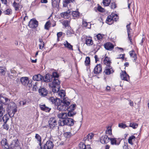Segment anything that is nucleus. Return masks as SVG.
Returning <instances> with one entry per match:
<instances>
[{
  "label": "nucleus",
  "instance_id": "09e8293b",
  "mask_svg": "<svg viewBox=\"0 0 149 149\" xmlns=\"http://www.w3.org/2000/svg\"><path fill=\"white\" fill-rule=\"evenodd\" d=\"M62 24L65 27H66L69 26V21L68 20L64 21L62 22Z\"/></svg>",
  "mask_w": 149,
  "mask_h": 149
},
{
  "label": "nucleus",
  "instance_id": "6ab92c4d",
  "mask_svg": "<svg viewBox=\"0 0 149 149\" xmlns=\"http://www.w3.org/2000/svg\"><path fill=\"white\" fill-rule=\"evenodd\" d=\"M79 149H92L89 145L86 146L83 143H81L79 145Z\"/></svg>",
  "mask_w": 149,
  "mask_h": 149
},
{
  "label": "nucleus",
  "instance_id": "412c9836",
  "mask_svg": "<svg viewBox=\"0 0 149 149\" xmlns=\"http://www.w3.org/2000/svg\"><path fill=\"white\" fill-rule=\"evenodd\" d=\"M56 93V95H57L61 98H63L65 95V91L63 90H61L60 91L59 90Z\"/></svg>",
  "mask_w": 149,
  "mask_h": 149
},
{
  "label": "nucleus",
  "instance_id": "7c9ffc66",
  "mask_svg": "<svg viewBox=\"0 0 149 149\" xmlns=\"http://www.w3.org/2000/svg\"><path fill=\"white\" fill-rule=\"evenodd\" d=\"M94 134L92 133H91L87 135L85 137L84 139L86 141V140L89 141V140L91 139L94 136Z\"/></svg>",
  "mask_w": 149,
  "mask_h": 149
},
{
  "label": "nucleus",
  "instance_id": "603ef678",
  "mask_svg": "<svg viewBox=\"0 0 149 149\" xmlns=\"http://www.w3.org/2000/svg\"><path fill=\"white\" fill-rule=\"evenodd\" d=\"M75 114V113H74L72 111H70L67 113L68 116L72 117Z\"/></svg>",
  "mask_w": 149,
  "mask_h": 149
},
{
  "label": "nucleus",
  "instance_id": "f03ea898",
  "mask_svg": "<svg viewBox=\"0 0 149 149\" xmlns=\"http://www.w3.org/2000/svg\"><path fill=\"white\" fill-rule=\"evenodd\" d=\"M49 100V101L53 104H54L55 105L57 106V109L59 111H66L67 110V108L63 105L62 103V100L58 98H55L54 97H50Z\"/></svg>",
  "mask_w": 149,
  "mask_h": 149
},
{
  "label": "nucleus",
  "instance_id": "864d4df0",
  "mask_svg": "<svg viewBox=\"0 0 149 149\" xmlns=\"http://www.w3.org/2000/svg\"><path fill=\"white\" fill-rule=\"evenodd\" d=\"M97 10L101 12H104V9L100 6H98Z\"/></svg>",
  "mask_w": 149,
  "mask_h": 149
},
{
  "label": "nucleus",
  "instance_id": "72a5a7b5",
  "mask_svg": "<svg viewBox=\"0 0 149 149\" xmlns=\"http://www.w3.org/2000/svg\"><path fill=\"white\" fill-rule=\"evenodd\" d=\"M35 138L39 142V145L40 146L41 148H42L41 146V138L40 136L38 134H36L35 136Z\"/></svg>",
  "mask_w": 149,
  "mask_h": 149
},
{
  "label": "nucleus",
  "instance_id": "423d86ee",
  "mask_svg": "<svg viewBox=\"0 0 149 149\" xmlns=\"http://www.w3.org/2000/svg\"><path fill=\"white\" fill-rule=\"evenodd\" d=\"M120 77L122 80L128 81L130 80L129 75L127 74L125 71H121L120 73Z\"/></svg>",
  "mask_w": 149,
  "mask_h": 149
},
{
  "label": "nucleus",
  "instance_id": "0e129e2a",
  "mask_svg": "<svg viewBox=\"0 0 149 149\" xmlns=\"http://www.w3.org/2000/svg\"><path fill=\"white\" fill-rule=\"evenodd\" d=\"M111 9H114L116 8L115 3H111Z\"/></svg>",
  "mask_w": 149,
  "mask_h": 149
},
{
  "label": "nucleus",
  "instance_id": "774afa93",
  "mask_svg": "<svg viewBox=\"0 0 149 149\" xmlns=\"http://www.w3.org/2000/svg\"><path fill=\"white\" fill-rule=\"evenodd\" d=\"M39 42H41V44H42V45H44L45 43H44V42H43V40H42V39L39 38Z\"/></svg>",
  "mask_w": 149,
  "mask_h": 149
},
{
  "label": "nucleus",
  "instance_id": "de8ad7c7",
  "mask_svg": "<svg viewBox=\"0 0 149 149\" xmlns=\"http://www.w3.org/2000/svg\"><path fill=\"white\" fill-rule=\"evenodd\" d=\"M118 127H120L124 129L127 127L126 125L123 123H121L118 124Z\"/></svg>",
  "mask_w": 149,
  "mask_h": 149
},
{
  "label": "nucleus",
  "instance_id": "393cba45",
  "mask_svg": "<svg viewBox=\"0 0 149 149\" xmlns=\"http://www.w3.org/2000/svg\"><path fill=\"white\" fill-rule=\"evenodd\" d=\"M112 16L113 15L111 14V15L108 16L107 18L106 19V23L109 25L112 24L113 22V20Z\"/></svg>",
  "mask_w": 149,
  "mask_h": 149
},
{
  "label": "nucleus",
  "instance_id": "a18cd8bd",
  "mask_svg": "<svg viewBox=\"0 0 149 149\" xmlns=\"http://www.w3.org/2000/svg\"><path fill=\"white\" fill-rule=\"evenodd\" d=\"M111 14L113 15V21H116L118 19V17L117 15L114 13H112Z\"/></svg>",
  "mask_w": 149,
  "mask_h": 149
},
{
  "label": "nucleus",
  "instance_id": "2f4dec72",
  "mask_svg": "<svg viewBox=\"0 0 149 149\" xmlns=\"http://www.w3.org/2000/svg\"><path fill=\"white\" fill-rule=\"evenodd\" d=\"M74 1V0H63V6L66 7L69 3L73 2Z\"/></svg>",
  "mask_w": 149,
  "mask_h": 149
},
{
  "label": "nucleus",
  "instance_id": "c9c22d12",
  "mask_svg": "<svg viewBox=\"0 0 149 149\" xmlns=\"http://www.w3.org/2000/svg\"><path fill=\"white\" fill-rule=\"evenodd\" d=\"M135 139V137L134 136H130L128 139V142L129 143L131 144V145H133V143L132 142V141L133 140H134Z\"/></svg>",
  "mask_w": 149,
  "mask_h": 149
},
{
  "label": "nucleus",
  "instance_id": "9b49d317",
  "mask_svg": "<svg viewBox=\"0 0 149 149\" xmlns=\"http://www.w3.org/2000/svg\"><path fill=\"white\" fill-rule=\"evenodd\" d=\"M38 22L36 20L31 19L29 23V26L31 28H35L38 25Z\"/></svg>",
  "mask_w": 149,
  "mask_h": 149
},
{
  "label": "nucleus",
  "instance_id": "c756f323",
  "mask_svg": "<svg viewBox=\"0 0 149 149\" xmlns=\"http://www.w3.org/2000/svg\"><path fill=\"white\" fill-rule=\"evenodd\" d=\"M60 0H54L52 2V6L53 8L59 7Z\"/></svg>",
  "mask_w": 149,
  "mask_h": 149
},
{
  "label": "nucleus",
  "instance_id": "69168bd1",
  "mask_svg": "<svg viewBox=\"0 0 149 149\" xmlns=\"http://www.w3.org/2000/svg\"><path fill=\"white\" fill-rule=\"evenodd\" d=\"M62 34V32H60L57 33V35L58 39L60 37H61V36Z\"/></svg>",
  "mask_w": 149,
  "mask_h": 149
},
{
  "label": "nucleus",
  "instance_id": "4d7b16f0",
  "mask_svg": "<svg viewBox=\"0 0 149 149\" xmlns=\"http://www.w3.org/2000/svg\"><path fill=\"white\" fill-rule=\"evenodd\" d=\"M128 39L130 41V43L131 45H132L133 44V42L132 41V38H131V36L130 35V34L128 35Z\"/></svg>",
  "mask_w": 149,
  "mask_h": 149
},
{
  "label": "nucleus",
  "instance_id": "f257e3e1",
  "mask_svg": "<svg viewBox=\"0 0 149 149\" xmlns=\"http://www.w3.org/2000/svg\"><path fill=\"white\" fill-rule=\"evenodd\" d=\"M10 99L5 96L4 95H0V100L5 104L8 105L9 109L8 115L10 117L13 116L14 114L17 111L15 104L13 102H10Z\"/></svg>",
  "mask_w": 149,
  "mask_h": 149
},
{
  "label": "nucleus",
  "instance_id": "ea45409f",
  "mask_svg": "<svg viewBox=\"0 0 149 149\" xmlns=\"http://www.w3.org/2000/svg\"><path fill=\"white\" fill-rule=\"evenodd\" d=\"M9 118L7 114L5 115L2 118L3 120L4 123H6Z\"/></svg>",
  "mask_w": 149,
  "mask_h": 149
},
{
  "label": "nucleus",
  "instance_id": "5fc2aeb1",
  "mask_svg": "<svg viewBox=\"0 0 149 149\" xmlns=\"http://www.w3.org/2000/svg\"><path fill=\"white\" fill-rule=\"evenodd\" d=\"M32 81L31 80H29V79H28V81H27V85H29V86L30 87L32 86Z\"/></svg>",
  "mask_w": 149,
  "mask_h": 149
},
{
  "label": "nucleus",
  "instance_id": "1a4fd4ad",
  "mask_svg": "<svg viewBox=\"0 0 149 149\" xmlns=\"http://www.w3.org/2000/svg\"><path fill=\"white\" fill-rule=\"evenodd\" d=\"M102 72V65L100 64H97L95 67L94 72L95 74H97L101 73Z\"/></svg>",
  "mask_w": 149,
  "mask_h": 149
},
{
  "label": "nucleus",
  "instance_id": "dca6fc26",
  "mask_svg": "<svg viewBox=\"0 0 149 149\" xmlns=\"http://www.w3.org/2000/svg\"><path fill=\"white\" fill-rule=\"evenodd\" d=\"M39 92L40 95L43 97L47 95L48 93V91L47 89L45 88H42L40 89Z\"/></svg>",
  "mask_w": 149,
  "mask_h": 149
},
{
  "label": "nucleus",
  "instance_id": "680f3d73",
  "mask_svg": "<svg viewBox=\"0 0 149 149\" xmlns=\"http://www.w3.org/2000/svg\"><path fill=\"white\" fill-rule=\"evenodd\" d=\"M76 105L75 104H72V105H71L69 107L70 109L71 110H73L75 108Z\"/></svg>",
  "mask_w": 149,
  "mask_h": 149
},
{
  "label": "nucleus",
  "instance_id": "6e6552de",
  "mask_svg": "<svg viewBox=\"0 0 149 149\" xmlns=\"http://www.w3.org/2000/svg\"><path fill=\"white\" fill-rule=\"evenodd\" d=\"M104 72L106 75H109L114 72V71L111 66H106Z\"/></svg>",
  "mask_w": 149,
  "mask_h": 149
},
{
  "label": "nucleus",
  "instance_id": "ddd939ff",
  "mask_svg": "<svg viewBox=\"0 0 149 149\" xmlns=\"http://www.w3.org/2000/svg\"><path fill=\"white\" fill-rule=\"evenodd\" d=\"M43 80L45 82H49L51 81L52 80V75L47 74H46L45 77H43Z\"/></svg>",
  "mask_w": 149,
  "mask_h": 149
},
{
  "label": "nucleus",
  "instance_id": "a19ab883",
  "mask_svg": "<svg viewBox=\"0 0 149 149\" xmlns=\"http://www.w3.org/2000/svg\"><path fill=\"white\" fill-rule=\"evenodd\" d=\"M138 126V124L136 123H131L130 124L129 126L132 127L133 129H135Z\"/></svg>",
  "mask_w": 149,
  "mask_h": 149
},
{
  "label": "nucleus",
  "instance_id": "a878e982",
  "mask_svg": "<svg viewBox=\"0 0 149 149\" xmlns=\"http://www.w3.org/2000/svg\"><path fill=\"white\" fill-rule=\"evenodd\" d=\"M65 47L67 48L68 49L73 50V47L70 43H68L67 41L66 40L63 43Z\"/></svg>",
  "mask_w": 149,
  "mask_h": 149
},
{
  "label": "nucleus",
  "instance_id": "338daca9",
  "mask_svg": "<svg viewBox=\"0 0 149 149\" xmlns=\"http://www.w3.org/2000/svg\"><path fill=\"white\" fill-rule=\"evenodd\" d=\"M2 3L5 5H7V0H1Z\"/></svg>",
  "mask_w": 149,
  "mask_h": 149
},
{
  "label": "nucleus",
  "instance_id": "e433bc0d",
  "mask_svg": "<svg viewBox=\"0 0 149 149\" xmlns=\"http://www.w3.org/2000/svg\"><path fill=\"white\" fill-rule=\"evenodd\" d=\"M111 0H103L102 3L104 6H109Z\"/></svg>",
  "mask_w": 149,
  "mask_h": 149
},
{
  "label": "nucleus",
  "instance_id": "79ce46f5",
  "mask_svg": "<svg viewBox=\"0 0 149 149\" xmlns=\"http://www.w3.org/2000/svg\"><path fill=\"white\" fill-rule=\"evenodd\" d=\"M131 24V23H130L129 24H127L126 26V27L127 30V34H130V33L132 30V29L130 27V25Z\"/></svg>",
  "mask_w": 149,
  "mask_h": 149
},
{
  "label": "nucleus",
  "instance_id": "7ed1b4c3",
  "mask_svg": "<svg viewBox=\"0 0 149 149\" xmlns=\"http://www.w3.org/2000/svg\"><path fill=\"white\" fill-rule=\"evenodd\" d=\"M60 82L58 79H54L52 84H49V87L52 89V91L55 93L59 90L60 88Z\"/></svg>",
  "mask_w": 149,
  "mask_h": 149
},
{
  "label": "nucleus",
  "instance_id": "f8f14e48",
  "mask_svg": "<svg viewBox=\"0 0 149 149\" xmlns=\"http://www.w3.org/2000/svg\"><path fill=\"white\" fill-rule=\"evenodd\" d=\"M110 140L111 141V144L112 145H118L121 141L120 139L115 138H110Z\"/></svg>",
  "mask_w": 149,
  "mask_h": 149
},
{
  "label": "nucleus",
  "instance_id": "9d476101",
  "mask_svg": "<svg viewBox=\"0 0 149 149\" xmlns=\"http://www.w3.org/2000/svg\"><path fill=\"white\" fill-rule=\"evenodd\" d=\"M104 48L107 50L111 51L114 48V46L112 43L108 42L104 45Z\"/></svg>",
  "mask_w": 149,
  "mask_h": 149
},
{
  "label": "nucleus",
  "instance_id": "2eb2a0df",
  "mask_svg": "<svg viewBox=\"0 0 149 149\" xmlns=\"http://www.w3.org/2000/svg\"><path fill=\"white\" fill-rule=\"evenodd\" d=\"M62 102L63 105L65 108H67L68 109V106L70 104V100L67 98H65L62 101Z\"/></svg>",
  "mask_w": 149,
  "mask_h": 149
},
{
  "label": "nucleus",
  "instance_id": "c03bdc74",
  "mask_svg": "<svg viewBox=\"0 0 149 149\" xmlns=\"http://www.w3.org/2000/svg\"><path fill=\"white\" fill-rule=\"evenodd\" d=\"M50 23L49 21L46 22L45 25V29L47 30H49L50 27Z\"/></svg>",
  "mask_w": 149,
  "mask_h": 149
},
{
  "label": "nucleus",
  "instance_id": "37998d69",
  "mask_svg": "<svg viewBox=\"0 0 149 149\" xmlns=\"http://www.w3.org/2000/svg\"><path fill=\"white\" fill-rule=\"evenodd\" d=\"M82 24L83 26L85 27H86L88 28H89V27H91V24L90 23H88L87 22L83 21L82 22Z\"/></svg>",
  "mask_w": 149,
  "mask_h": 149
},
{
  "label": "nucleus",
  "instance_id": "4be33fe9",
  "mask_svg": "<svg viewBox=\"0 0 149 149\" xmlns=\"http://www.w3.org/2000/svg\"><path fill=\"white\" fill-rule=\"evenodd\" d=\"M57 116L59 118H61L63 120H64L68 117V114L66 113L61 112L58 113Z\"/></svg>",
  "mask_w": 149,
  "mask_h": 149
},
{
  "label": "nucleus",
  "instance_id": "052dcab7",
  "mask_svg": "<svg viewBox=\"0 0 149 149\" xmlns=\"http://www.w3.org/2000/svg\"><path fill=\"white\" fill-rule=\"evenodd\" d=\"M106 132L107 134L109 135H111L112 134L111 130V129H108L107 130H106Z\"/></svg>",
  "mask_w": 149,
  "mask_h": 149
},
{
  "label": "nucleus",
  "instance_id": "13d9d810",
  "mask_svg": "<svg viewBox=\"0 0 149 149\" xmlns=\"http://www.w3.org/2000/svg\"><path fill=\"white\" fill-rule=\"evenodd\" d=\"M3 128L7 130L9 128V126L8 125L6 124V123H4V124L3 125Z\"/></svg>",
  "mask_w": 149,
  "mask_h": 149
},
{
  "label": "nucleus",
  "instance_id": "5701e85b",
  "mask_svg": "<svg viewBox=\"0 0 149 149\" xmlns=\"http://www.w3.org/2000/svg\"><path fill=\"white\" fill-rule=\"evenodd\" d=\"M13 5L16 11L18 10L19 8L21 9L22 7L19 3H17L15 1L13 2Z\"/></svg>",
  "mask_w": 149,
  "mask_h": 149
},
{
  "label": "nucleus",
  "instance_id": "bb28decb",
  "mask_svg": "<svg viewBox=\"0 0 149 149\" xmlns=\"http://www.w3.org/2000/svg\"><path fill=\"white\" fill-rule=\"evenodd\" d=\"M104 64L106 65V66H110L111 62L109 58L108 57H106L104 59Z\"/></svg>",
  "mask_w": 149,
  "mask_h": 149
},
{
  "label": "nucleus",
  "instance_id": "8fccbe9b",
  "mask_svg": "<svg viewBox=\"0 0 149 149\" xmlns=\"http://www.w3.org/2000/svg\"><path fill=\"white\" fill-rule=\"evenodd\" d=\"M52 75V78H54V79L56 78L58 79V78L59 77L58 75L57 74V72H53Z\"/></svg>",
  "mask_w": 149,
  "mask_h": 149
},
{
  "label": "nucleus",
  "instance_id": "f3484780",
  "mask_svg": "<svg viewBox=\"0 0 149 149\" xmlns=\"http://www.w3.org/2000/svg\"><path fill=\"white\" fill-rule=\"evenodd\" d=\"M2 147L4 149H9V146L6 139H4L1 141Z\"/></svg>",
  "mask_w": 149,
  "mask_h": 149
},
{
  "label": "nucleus",
  "instance_id": "f704fd0d",
  "mask_svg": "<svg viewBox=\"0 0 149 149\" xmlns=\"http://www.w3.org/2000/svg\"><path fill=\"white\" fill-rule=\"evenodd\" d=\"M6 69L5 67H0V73L4 75L6 72Z\"/></svg>",
  "mask_w": 149,
  "mask_h": 149
},
{
  "label": "nucleus",
  "instance_id": "473e14b6",
  "mask_svg": "<svg viewBox=\"0 0 149 149\" xmlns=\"http://www.w3.org/2000/svg\"><path fill=\"white\" fill-rule=\"evenodd\" d=\"M130 55L131 57L133 58V60L135 61L137 59V56L136 54L134 53V50L130 51L129 52Z\"/></svg>",
  "mask_w": 149,
  "mask_h": 149
},
{
  "label": "nucleus",
  "instance_id": "3c124183",
  "mask_svg": "<svg viewBox=\"0 0 149 149\" xmlns=\"http://www.w3.org/2000/svg\"><path fill=\"white\" fill-rule=\"evenodd\" d=\"M64 135L67 138H69L72 135V134L70 132H67L64 133Z\"/></svg>",
  "mask_w": 149,
  "mask_h": 149
},
{
  "label": "nucleus",
  "instance_id": "c85d7f7f",
  "mask_svg": "<svg viewBox=\"0 0 149 149\" xmlns=\"http://www.w3.org/2000/svg\"><path fill=\"white\" fill-rule=\"evenodd\" d=\"M86 44L88 46L92 45L93 44V41L91 38H87V37L86 38Z\"/></svg>",
  "mask_w": 149,
  "mask_h": 149
},
{
  "label": "nucleus",
  "instance_id": "cd10ccee",
  "mask_svg": "<svg viewBox=\"0 0 149 149\" xmlns=\"http://www.w3.org/2000/svg\"><path fill=\"white\" fill-rule=\"evenodd\" d=\"M40 107L41 110L46 112H49L51 110V109L46 106L45 104L42 105H40Z\"/></svg>",
  "mask_w": 149,
  "mask_h": 149
},
{
  "label": "nucleus",
  "instance_id": "58836bf2",
  "mask_svg": "<svg viewBox=\"0 0 149 149\" xmlns=\"http://www.w3.org/2000/svg\"><path fill=\"white\" fill-rule=\"evenodd\" d=\"M90 63V59L89 57H87L86 58L85 61V64L86 66H88Z\"/></svg>",
  "mask_w": 149,
  "mask_h": 149
},
{
  "label": "nucleus",
  "instance_id": "e2e57ef3",
  "mask_svg": "<svg viewBox=\"0 0 149 149\" xmlns=\"http://www.w3.org/2000/svg\"><path fill=\"white\" fill-rule=\"evenodd\" d=\"M124 54H120L118 56V57H117V58H121L123 60L124 58Z\"/></svg>",
  "mask_w": 149,
  "mask_h": 149
},
{
  "label": "nucleus",
  "instance_id": "20e7f679",
  "mask_svg": "<svg viewBox=\"0 0 149 149\" xmlns=\"http://www.w3.org/2000/svg\"><path fill=\"white\" fill-rule=\"evenodd\" d=\"M58 123L59 126H62L65 125H67L71 126L74 125V120L71 118L67 117L62 120H59Z\"/></svg>",
  "mask_w": 149,
  "mask_h": 149
},
{
  "label": "nucleus",
  "instance_id": "aec40b11",
  "mask_svg": "<svg viewBox=\"0 0 149 149\" xmlns=\"http://www.w3.org/2000/svg\"><path fill=\"white\" fill-rule=\"evenodd\" d=\"M43 77L40 74L34 75L33 77V80L35 81H40L42 80Z\"/></svg>",
  "mask_w": 149,
  "mask_h": 149
},
{
  "label": "nucleus",
  "instance_id": "6e6d98bb",
  "mask_svg": "<svg viewBox=\"0 0 149 149\" xmlns=\"http://www.w3.org/2000/svg\"><path fill=\"white\" fill-rule=\"evenodd\" d=\"M96 37L97 39L99 40H101L102 38V36L100 34H98L96 35Z\"/></svg>",
  "mask_w": 149,
  "mask_h": 149
},
{
  "label": "nucleus",
  "instance_id": "a211bd4d",
  "mask_svg": "<svg viewBox=\"0 0 149 149\" xmlns=\"http://www.w3.org/2000/svg\"><path fill=\"white\" fill-rule=\"evenodd\" d=\"M70 11L68 10L66 12H63L61 13V17L65 18H68L70 17Z\"/></svg>",
  "mask_w": 149,
  "mask_h": 149
},
{
  "label": "nucleus",
  "instance_id": "49530a36",
  "mask_svg": "<svg viewBox=\"0 0 149 149\" xmlns=\"http://www.w3.org/2000/svg\"><path fill=\"white\" fill-rule=\"evenodd\" d=\"M12 11L10 9H7L6 10L3 12L5 15H9L12 13Z\"/></svg>",
  "mask_w": 149,
  "mask_h": 149
},
{
  "label": "nucleus",
  "instance_id": "0eeeda50",
  "mask_svg": "<svg viewBox=\"0 0 149 149\" xmlns=\"http://www.w3.org/2000/svg\"><path fill=\"white\" fill-rule=\"evenodd\" d=\"M54 145L52 141L50 140L47 141L43 146L44 149H52Z\"/></svg>",
  "mask_w": 149,
  "mask_h": 149
},
{
  "label": "nucleus",
  "instance_id": "4468645a",
  "mask_svg": "<svg viewBox=\"0 0 149 149\" xmlns=\"http://www.w3.org/2000/svg\"><path fill=\"white\" fill-rule=\"evenodd\" d=\"M107 135L102 136L100 139V142L102 144L107 143L109 142L110 139Z\"/></svg>",
  "mask_w": 149,
  "mask_h": 149
},
{
  "label": "nucleus",
  "instance_id": "b1692460",
  "mask_svg": "<svg viewBox=\"0 0 149 149\" xmlns=\"http://www.w3.org/2000/svg\"><path fill=\"white\" fill-rule=\"evenodd\" d=\"M28 78L27 77H22L21 78L20 81L22 84L24 86L27 85V81Z\"/></svg>",
  "mask_w": 149,
  "mask_h": 149
},
{
  "label": "nucleus",
  "instance_id": "4c0bfd02",
  "mask_svg": "<svg viewBox=\"0 0 149 149\" xmlns=\"http://www.w3.org/2000/svg\"><path fill=\"white\" fill-rule=\"evenodd\" d=\"M72 16L74 17V19H75V18L79 16V13L77 11H74L72 12Z\"/></svg>",
  "mask_w": 149,
  "mask_h": 149
},
{
  "label": "nucleus",
  "instance_id": "39448f33",
  "mask_svg": "<svg viewBox=\"0 0 149 149\" xmlns=\"http://www.w3.org/2000/svg\"><path fill=\"white\" fill-rule=\"evenodd\" d=\"M48 123L50 128L53 129L57 125V122L55 118H51L48 121Z\"/></svg>",
  "mask_w": 149,
  "mask_h": 149
},
{
  "label": "nucleus",
  "instance_id": "bf43d9fd",
  "mask_svg": "<svg viewBox=\"0 0 149 149\" xmlns=\"http://www.w3.org/2000/svg\"><path fill=\"white\" fill-rule=\"evenodd\" d=\"M4 110L3 108H0V117H2L3 115Z\"/></svg>",
  "mask_w": 149,
  "mask_h": 149
}]
</instances>
